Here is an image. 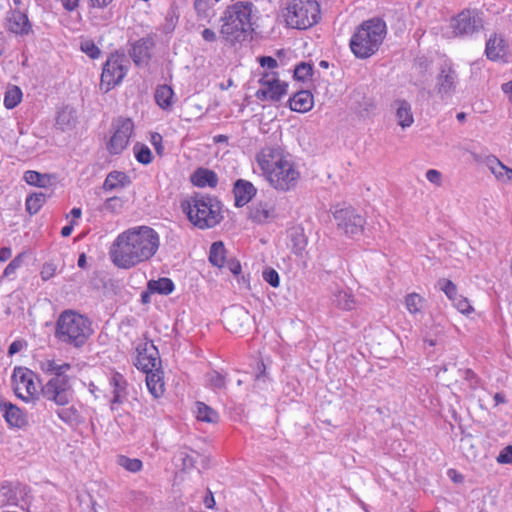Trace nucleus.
Instances as JSON below:
<instances>
[{"label": "nucleus", "instance_id": "nucleus-1", "mask_svg": "<svg viewBox=\"0 0 512 512\" xmlns=\"http://www.w3.org/2000/svg\"><path fill=\"white\" fill-rule=\"evenodd\" d=\"M159 246V234L153 228L143 225L120 233L114 240L109 254L115 266L130 269L150 260Z\"/></svg>", "mask_w": 512, "mask_h": 512}, {"label": "nucleus", "instance_id": "nucleus-2", "mask_svg": "<svg viewBox=\"0 0 512 512\" xmlns=\"http://www.w3.org/2000/svg\"><path fill=\"white\" fill-rule=\"evenodd\" d=\"M256 160L262 175L275 190L288 192L296 188L300 180V171L279 146L262 148Z\"/></svg>", "mask_w": 512, "mask_h": 512}, {"label": "nucleus", "instance_id": "nucleus-3", "mask_svg": "<svg viewBox=\"0 0 512 512\" xmlns=\"http://www.w3.org/2000/svg\"><path fill=\"white\" fill-rule=\"evenodd\" d=\"M181 208L188 220L199 229H209L223 220L220 200L210 194L194 193L182 201Z\"/></svg>", "mask_w": 512, "mask_h": 512}, {"label": "nucleus", "instance_id": "nucleus-4", "mask_svg": "<svg viewBox=\"0 0 512 512\" xmlns=\"http://www.w3.org/2000/svg\"><path fill=\"white\" fill-rule=\"evenodd\" d=\"M253 4L239 1L228 6L220 18V34L230 44L242 42L253 32Z\"/></svg>", "mask_w": 512, "mask_h": 512}, {"label": "nucleus", "instance_id": "nucleus-5", "mask_svg": "<svg viewBox=\"0 0 512 512\" xmlns=\"http://www.w3.org/2000/svg\"><path fill=\"white\" fill-rule=\"evenodd\" d=\"M386 35V23L380 18L364 21L350 39V48L357 58L365 59L374 55Z\"/></svg>", "mask_w": 512, "mask_h": 512}, {"label": "nucleus", "instance_id": "nucleus-6", "mask_svg": "<svg viewBox=\"0 0 512 512\" xmlns=\"http://www.w3.org/2000/svg\"><path fill=\"white\" fill-rule=\"evenodd\" d=\"M91 321L72 310L62 312L56 323V337L64 343L81 347L92 335Z\"/></svg>", "mask_w": 512, "mask_h": 512}, {"label": "nucleus", "instance_id": "nucleus-7", "mask_svg": "<svg viewBox=\"0 0 512 512\" xmlns=\"http://www.w3.org/2000/svg\"><path fill=\"white\" fill-rule=\"evenodd\" d=\"M283 16L289 27L305 30L318 23L320 5L317 0H290Z\"/></svg>", "mask_w": 512, "mask_h": 512}, {"label": "nucleus", "instance_id": "nucleus-8", "mask_svg": "<svg viewBox=\"0 0 512 512\" xmlns=\"http://www.w3.org/2000/svg\"><path fill=\"white\" fill-rule=\"evenodd\" d=\"M130 66L129 59L123 53L111 54L104 63L100 87L105 92L120 84Z\"/></svg>", "mask_w": 512, "mask_h": 512}, {"label": "nucleus", "instance_id": "nucleus-9", "mask_svg": "<svg viewBox=\"0 0 512 512\" xmlns=\"http://www.w3.org/2000/svg\"><path fill=\"white\" fill-rule=\"evenodd\" d=\"M12 383L16 396L25 402H34L39 398L38 375L29 368L15 367L12 374Z\"/></svg>", "mask_w": 512, "mask_h": 512}, {"label": "nucleus", "instance_id": "nucleus-10", "mask_svg": "<svg viewBox=\"0 0 512 512\" xmlns=\"http://www.w3.org/2000/svg\"><path fill=\"white\" fill-rule=\"evenodd\" d=\"M40 393L46 400L65 406L72 400L74 391L70 378L66 374H58L41 387Z\"/></svg>", "mask_w": 512, "mask_h": 512}, {"label": "nucleus", "instance_id": "nucleus-11", "mask_svg": "<svg viewBox=\"0 0 512 512\" xmlns=\"http://www.w3.org/2000/svg\"><path fill=\"white\" fill-rule=\"evenodd\" d=\"M261 88L255 96L261 101L278 102L287 94L288 84L279 79L277 72H265L259 79Z\"/></svg>", "mask_w": 512, "mask_h": 512}, {"label": "nucleus", "instance_id": "nucleus-12", "mask_svg": "<svg viewBox=\"0 0 512 512\" xmlns=\"http://www.w3.org/2000/svg\"><path fill=\"white\" fill-rule=\"evenodd\" d=\"M113 133L106 144L111 155H118L128 146L134 130V123L130 118H118L112 124Z\"/></svg>", "mask_w": 512, "mask_h": 512}, {"label": "nucleus", "instance_id": "nucleus-13", "mask_svg": "<svg viewBox=\"0 0 512 512\" xmlns=\"http://www.w3.org/2000/svg\"><path fill=\"white\" fill-rule=\"evenodd\" d=\"M453 34L459 37H470L483 29V21L475 10H463L451 19Z\"/></svg>", "mask_w": 512, "mask_h": 512}, {"label": "nucleus", "instance_id": "nucleus-14", "mask_svg": "<svg viewBox=\"0 0 512 512\" xmlns=\"http://www.w3.org/2000/svg\"><path fill=\"white\" fill-rule=\"evenodd\" d=\"M338 229L348 236H356L363 232L366 220L352 207L338 209L334 212Z\"/></svg>", "mask_w": 512, "mask_h": 512}, {"label": "nucleus", "instance_id": "nucleus-15", "mask_svg": "<svg viewBox=\"0 0 512 512\" xmlns=\"http://www.w3.org/2000/svg\"><path fill=\"white\" fill-rule=\"evenodd\" d=\"M458 85V74L450 61H444L436 77V92L441 99L451 97Z\"/></svg>", "mask_w": 512, "mask_h": 512}, {"label": "nucleus", "instance_id": "nucleus-16", "mask_svg": "<svg viewBox=\"0 0 512 512\" xmlns=\"http://www.w3.org/2000/svg\"><path fill=\"white\" fill-rule=\"evenodd\" d=\"M135 366L143 372H151L161 368L159 351L152 342L138 345Z\"/></svg>", "mask_w": 512, "mask_h": 512}, {"label": "nucleus", "instance_id": "nucleus-17", "mask_svg": "<svg viewBox=\"0 0 512 512\" xmlns=\"http://www.w3.org/2000/svg\"><path fill=\"white\" fill-rule=\"evenodd\" d=\"M248 218L259 225L267 224L277 218L275 205L267 201H259L249 208Z\"/></svg>", "mask_w": 512, "mask_h": 512}, {"label": "nucleus", "instance_id": "nucleus-18", "mask_svg": "<svg viewBox=\"0 0 512 512\" xmlns=\"http://www.w3.org/2000/svg\"><path fill=\"white\" fill-rule=\"evenodd\" d=\"M6 28L9 32L25 36L32 32V25L28 16L20 10H11L6 18Z\"/></svg>", "mask_w": 512, "mask_h": 512}, {"label": "nucleus", "instance_id": "nucleus-19", "mask_svg": "<svg viewBox=\"0 0 512 512\" xmlns=\"http://www.w3.org/2000/svg\"><path fill=\"white\" fill-rule=\"evenodd\" d=\"M109 386L112 389V398L110 400L111 409L115 405L123 404L128 396V382L126 378L119 372L114 371L109 377Z\"/></svg>", "mask_w": 512, "mask_h": 512}, {"label": "nucleus", "instance_id": "nucleus-20", "mask_svg": "<svg viewBox=\"0 0 512 512\" xmlns=\"http://www.w3.org/2000/svg\"><path fill=\"white\" fill-rule=\"evenodd\" d=\"M224 320L229 330L241 332L249 324V312L241 306H233L224 314Z\"/></svg>", "mask_w": 512, "mask_h": 512}, {"label": "nucleus", "instance_id": "nucleus-21", "mask_svg": "<svg viewBox=\"0 0 512 512\" xmlns=\"http://www.w3.org/2000/svg\"><path fill=\"white\" fill-rule=\"evenodd\" d=\"M257 189L248 180L238 179L233 185L235 206L243 207L248 204L256 195Z\"/></svg>", "mask_w": 512, "mask_h": 512}, {"label": "nucleus", "instance_id": "nucleus-22", "mask_svg": "<svg viewBox=\"0 0 512 512\" xmlns=\"http://www.w3.org/2000/svg\"><path fill=\"white\" fill-rule=\"evenodd\" d=\"M0 411L6 422L12 427L21 428L27 424L26 415L12 403H0Z\"/></svg>", "mask_w": 512, "mask_h": 512}, {"label": "nucleus", "instance_id": "nucleus-23", "mask_svg": "<svg viewBox=\"0 0 512 512\" xmlns=\"http://www.w3.org/2000/svg\"><path fill=\"white\" fill-rule=\"evenodd\" d=\"M506 49L507 46L505 40L494 34L486 43L485 53L487 58L492 61L503 60L506 56Z\"/></svg>", "mask_w": 512, "mask_h": 512}, {"label": "nucleus", "instance_id": "nucleus-24", "mask_svg": "<svg viewBox=\"0 0 512 512\" xmlns=\"http://www.w3.org/2000/svg\"><path fill=\"white\" fill-rule=\"evenodd\" d=\"M313 104V95L307 90L295 93L289 100L290 109L299 113H306L310 111Z\"/></svg>", "mask_w": 512, "mask_h": 512}, {"label": "nucleus", "instance_id": "nucleus-25", "mask_svg": "<svg viewBox=\"0 0 512 512\" xmlns=\"http://www.w3.org/2000/svg\"><path fill=\"white\" fill-rule=\"evenodd\" d=\"M191 182L194 186L197 187H210L215 188L218 184V176L217 174L207 168H198L192 175H191Z\"/></svg>", "mask_w": 512, "mask_h": 512}, {"label": "nucleus", "instance_id": "nucleus-26", "mask_svg": "<svg viewBox=\"0 0 512 512\" xmlns=\"http://www.w3.org/2000/svg\"><path fill=\"white\" fill-rule=\"evenodd\" d=\"M146 373V385L154 398H159L164 393V381H163V371L161 368H158L154 371H147Z\"/></svg>", "mask_w": 512, "mask_h": 512}, {"label": "nucleus", "instance_id": "nucleus-27", "mask_svg": "<svg viewBox=\"0 0 512 512\" xmlns=\"http://www.w3.org/2000/svg\"><path fill=\"white\" fill-rule=\"evenodd\" d=\"M130 184L131 180L126 173L121 171H112L106 176L102 188L104 191L110 192L120 188H125Z\"/></svg>", "mask_w": 512, "mask_h": 512}, {"label": "nucleus", "instance_id": "nucleus-28", "mask_svg": "<svg viewBox=\"0 0 512 512\" xmlns=\"http://www.w3.org/2000/svg\"><path fill=\"white\" fill-rule=\"evenodd\" d=\"M77 123V114L75 109L66 106L62 108L56 117V126L62 131L72 130Z\"/></svg>", "mask_w": 512, "mask_h": 512}, {"label": "nucleus", "instance_id": "nucleus-29", "mask_svg": "<svg viewBox=\"0 0 512 512\" xmlns=\"http://www.w3.org/2000/svg\"><path fill=\"white\" fill-rule=\"evenodd\" d=\"M332 303L342 310H352L356 306L355 299L353 295L344 289L336 288L332 291L331 295Z\"/></svg>", "mask_w": 512, "mask_h": 512}, {"label": "nucleus", "instance_id": "nucleus-30", "mask_svg": "<svg viewBox=\"0 0 512 512\" xmlns=\"http://www.w3.org/2000/svg\"><path fill=\"white\" fill-rule=\"evenodd\" d=\"M20 492L19 485L5 482L0 487V503L1 505L16 506L19 501L18 494Z\"/></svg>", "mask_w": 512, "mask_h": 512}, {"label": "nucleus", "instance_id": "nucleus-31", "mask_svg": "<svg viewBox=\"0 0 512 512\" xmlns=\"http://www.w3.org/2000/svg\"><path fill=\"white\" fill-rule=\"evenodd\" d=\"M395 106L398 124L402 128L410 127L414 122L411 105L406 100H397Z\"/></svg>", "mask_w": 512, "mask_h": 512}, {"label": "nucleus", "instance_id": "nucleus-32", "mask_svg": "<svg viewBox=\"0 0 512 512\" xmlns=\"http://www.w3.org/2000/svg\"><path fill=\"white\" fill-rule=\"evenodd\" d=\"M130 56L136 65L146 63L150 59L149 41L144 39L137 41L130 51Z\"/></svg>", "mask_w": 512, "mask_h": 512}, {"label": "nucleus", "instance_id": "nucleus-33", "mask_svg": "<svg viewBox=\"0 0 512 512\" xmlns=\"http://www.w3.org/2000/svg\"><path fill=\"white\" fill-rule=\"evenodd\" d=\"M195 413L196 418L199 421L206 423H217L219 421V414L217 411L206 405L204 402H196Z\"/></svg>", "mask_w": 512, "mask_h": 512}, {"label": "nucleus", "instance_id": "nucleus-34", "mask_svg": "<svg viewBox=\"0 0 512 512\" xmlns=\"http://www.w3.org/2000/svg\"><path fill=\"white\" fill-rule=\"evenodd\" d=\"M147 288L152 293L169 295L174 290V283L170 278L163 277L158 280L148 281Z\"/></svg>", "mask_w": 512, "mask_h": 512}, {"label": "nucleus", "instance_id": "nucleus-35", "mask_svg": "<svg viewBox=\"0 0 512 512\" xmlns=\"http://www.w3.org/2000/svg\"><path fill=\"white\" fill-rule=\"evenodd\" d=\"M174 91L168 85H161L155 91V101L158 106L162 109L171 108L173 101Z\"/></svg>", "mask_w": 512, "mask_h": 512}, {"label": "nucleus", "instance_id": "nucleus-36", "mask_svg": "<svg viewBox=\"0 0 512 512\" xmlns=\"http://www.w3.org/2000/svg\"><path fill=\"white\" fill-rule=\"evenodd\" d=\"M225 246L223 242H214L210 247L209 261L213 266L224 267L226 262Z\"/></svg>", "mask_w": 512, "mask_h": 512}, {"label": "nucleus", "instance_id": "nucleus-37", "mask_svg": "<svg viewBox=\"0 0 512 512\" xmlns=\"http://www.w3.org/2000/svg\"><path fill=\"white\" fill-rule=\"evenodd\" d=\"M405 306L408 312L412 315L422 313L425 306V299L418 293H410L405 297Z\"/></svg>", "mask_w": 512, "mask_h": 512}, {"label": "nucleus", "instance_id": "nucleus-38", "mask_svg": "<svg viewBox=\"0 0 512 512\" xmlns=\"http://www.w3.org/2000/svg\"><path fill=\"white\" fill-rule=\"evenodd\" d=\"M486 165L492 174L502 182H505V176L507 174V166H505L497 157L488 156L486 159Z\"/></svg>", "mask_w": 512, "mask_h": 512}, {"label": "nucleus", "instance_id": "nucleus-39", "mask_svg": "<svg viewBox=\"0 0 512 512\" xmlns=\"http://www.w3.org/2000/svg\"><path fill=\"white\" fill-rule=\"evenodd\" d=\"M24 179L29 185L46 188L51 183V177L47 174H41L37 171L29 170L24 174Z\"/></svg>", "mask_w": 512, "mask_h": 512}, {"label": "nucleus", "instance_id": "nucleus-40", "mask_svg": "<svg viewBox=\"0 0 512 512\" xmlns=\"http://www.w3.org/2000/svg\"><path fill=\"white\" fill-rule=\"evenodd\" d=\"M194 9L196 11L197 17L200 20H205L210 23L211 19L214 17V11L212 10L211 0H195L194 1Z\"/></svg>", "mask_w": 512, "mask_h": 512}, {"label": "nucleus", "instance_id": "nucleus-41", "mask_svg": "<svg viewBox=\"0 0 512 512\" xmlns=\"http://www.w3.org/2000/svg\"><path fill=\"white\" fill-rule=\"evenodd\" d=\"M40 368L46 374L57 376L58 374L65 375L66 371L70 370L71 365L69 363L57 364L53 360H45L40 363Z\"/></svg>", "mask_w": 512, "mask_h": 512}, {"label": "nucleus", "instance_id": "nucleus-42", "mask_svg": "<svg viewBox=\"0 0 512 512\" xmlns=\"http://www.w3.org/2000/svg\"><path fill=\"white\" fill-rule=\"evenodd\" d=\"M46 202V196L43 193H34L26 199V210L29 214H36Z\"/></svg>", "mask_w": 512, "mask_h": 512}, {"label": "nucleus", "instance_id": "nucleus-43", "mask_svg": "<svg viewBox=\"0 0 512 512\" xmlns=\"http://www.w3.org/2000/svg\"><path fill=\"white\" fill-rule=\"evenodd\" d=\"M133 151L135 158L139 163L148 165L152 162V152L147 145L136 143L133 147Z\"/></svg>", "mask_w": 512, "mask_h": 512}, {"label": "nucleus", "instance_id": "nucleus-44", "mask_svg": "<svg viewBox=\"0 0 512 512\" xmlns=\"http://www.w3.org/2000/svg\"><path fill=\"white\" fill-rule=\"evenodd\" d=\"M117 463L119 466L123 467L125 470H127L131 473H137L143 467V463L140 459L129 458L124 455L118 456Z\"/></svg>", "mask_w": 512, "mask_h": 512}, {"label": "nucleus", "instance_id": "nucleus-45", "mask_svg": "<svg viewBox=\"0 0 512 512\" xmlns=\"http://www.w3.org/2000/svg\"><path fill=\"white\" fill-rule=\"evenodd\" d=\"M22 99V91L18 86L10 88L4 97V105L7 109L15 108Z\"/></svg>", "mask_w": 512, "mask_h": 512}, {"label": "nucleus", "instance_id": "nucleus-46", "mask_svg": "<svg viewBox=\"0 0 512 512\" xmlns=\"http://www.w3.org/2000/svg\"><path fill=\"white\" fill-rule=\"evenodd\" d=\"M312 73V65L306 62H301L294 69V78L299 81H305L312 76Z\"/></svg>", "mask_w": 512, "mask_h": 512}, {"label": "nucleus", "instance_id": "nucleus-47", "mask_svg": "<svg viewBox=\"0 0 512 512\" xmlns=\"http://www.w3.org/2000/svg\"><path fill=\"white\" fill-rule=\"evenodd\" d=\"M80 49L83 53L92 59H97L101 54L98 46L94 43V41L89 39L81 41Z\"/></svg>", "mask_w": 512, "mask_h": 512}, {"label": "nucleus", "instance_id": "nucleus-48", "mask_svg": "<svg viewBox=\"0 0 512 512\" xmlns=\"http://www.w3.org/2000/svg\"><path fill=\"white\" fill-rule=\"evenodd\" d=\"M57 416L68 424H73L78 421L79 414L74 407L63 408L57 411Z\"/></svg>", "mask_w": 512, "mask_h": 512}, {"label": "nucleus", "instance_id": "nucleus-49", "mask_svg": "<svg viewBox=\"0 0 512 512\" xmlns=\"http://www.w3.org/2000/svg\"><path fill=\"white\" fill-rule=\"evenodd\" d=\"M438 286L450 300H456L457 287L451 280L442 278L438 281Z\"/></svg>", "mask_w": 512, "mask_h": 512}, {"label": "nucleus", "instance_id": "nucleus-50", "mask_svg": "<svg viewBox=\"0 0 512 512\" xmlns=\"http://www.w3.org/2000/svg\"><path fill=\"white\" fill-rule=\"evenodd\" d=\"M207 380L213 389H223L226 386L225 377L218 371H212L209 373L207 375Z\"/></svg>", "mask_w": 512, "mask_h": 512}, {"label": "nucleus", "instance_id": "nucleus-51", "mask_svg": "<svg viewBox=\"0 0 512 512\" xmlns=\"http://www.w3.org/2000/svg\"><path fill=\"white\" fill-rule=\"evenodd\" d=\"M263 279L274 288L280 284L279 274L272 268L263 271Z\"/></svg>", "mask_w": 512, "mask_h": 512}, {"label": "nucleus", "instance_id": "nucleus-52", "mask_svg": "<svg viewBox=\"0 0 512 512\" xmlns=\"http://www.w3.org/2000/svg\"><path fill=\"white\" fill-rule=\"evenodd\" d=\"M123 202L119 197H110L104 203V209L116 213L122 208Z\"/></svg>", "mask_w": 512, "mask_h": 512}, {"label": "nucleus", "instance_id": "nucleus-53", "mask_svg": "<svg viewBox=\"0 0 512 512\" xmlns=\"http://www.w3.org/2000/svg\"><path fill=\"white\" fill-rule=\"evenodd\" d=\"M23 264V254L16 256L4 269V276L13 275L16 270Z\"/></svg>", "mask_w": 512, "mask_h": 512}, {"label": "nucleus", "instance_id": "nucleus-54", "mask_svg": "<svg viewBox=\"0 0 512 512\" xmlns=\"http://www.w3.org/2000/svg\"><path fill=\"white\" fill-rule=\"evenodd\" d=\"M270 380L268 373L266 371V365L263 361H259L257 363V372L255 374V381L260 383H267Z\"/></svg>", "mask_w": 512, "mask_h": 512}, {"label": "nucleus", "instance_id": "nucleus-55", "mask_svg": "<svg viewBox=\"0 0 512 512\" xmlns=\"http://www.w3.org/2000/svg\"><path fill=\"white\" fill-rule=\"evenodd\" d=\"M150 141H151V144L153 145L156 153L159 156H162L164 154V146L162 144V141H163L162 136L157 132L152 133Z\"/></svg>", "mask_w": 512, "mask_h": 512}, {"label": "nucleus", "instance_id": "nucleus-56", "mask_svg": "<svg viewBox=\"0 0 512 512\" xmlns=\"http://www.w3.org/2000/svg\"><path fill=\"white\" fill-rule=\"evenodd\" d=\"M497 461L503 464L512 463V446L505 447L497 457Z\"/></svg>", "mask_w": 512, "mask_h": 512}, {"label": "nucleus", "instance_id": "nucleus-57", "mask_svg": "<svg viewBox=\"0 0 512 512\" xmlns=\"http://www.w3.org/2000/svg\"><path fill=\"white\" fill-rule=\"evenodd\" d=\"M426 179L429 182L435 184L436 186H440L441 180H442V174L436 169H429L426 172Z\"/></svg>", "mask_w": 512, "mask_h": 512}, {"label": "nucleus", "instance_id": "nucleus-58", "mask_svg": "<svg viewBox=\"0 0 512 512\" xmlns=\"http://www.w3.org/2000/svg\"><path fill=\"white\" fill-rule=\"evenodd\" d=\"M259 63L261 67L268 69H275L278 67V62L275 58L271 56H262L259 58Z\"/></svg>", "mask_w": 512, "mask_h": 512}, {"label": "nucleus", "instance_id": "nucleus-59", "mask_svg": "<svg viewBox=\"0 0 512 512\" xmlns=\"http://www.w3.org/2000/svg\"><path fill=\"white\" fill-rule=\"evenodd\" d=\"M180 459L182 461V465H183L184 469H190V468L194 467L195 460L191 455H189L185 452H181Z\"/></svg>", "mask_w": 512, "mask_h": 512}, {"label": "nucleus", "instance_id": "nucleus-60", "mask_svg": "<svg viewBox=\"0 0 512 512\" xmlns=\"http://www.w3.org/2000/svg\"><path fill=\"white\" fill-rule=\"evenodd\" d=\"M456 307L462 313H469L473 310L467 299H459L456 303Z\"/></svg>", "mask_w": 512, "mask_h": 512}, {"label": "nucleus", "instance_id": "nucleus-61", "mask_svg": "<svg viewBox=\"0 0 512 512\" xmlns=\"http://www.w3.org/2000/svg\"><path fill=\"white\" fill-rule=\"evenodd\" d=\"M59 1L61 2L63 7L67 11L71 12V11H75L78 8L80 0H59Z\"/></svg>", "mask_w": 512, "mask_h": 512}, {"label": "nucleus", "instance_id": "nucleus-62", "mask_svg": "<svg viewBox=\"0 0 512 512\" xmlns=\"http://www.w3.org/2000/svg\"><path fill=\"white\" fill-rule=\"evenodd\" d=\"M113 0H88L89 7L91 8H105L107 7Z\"/></svg>", "mask_w": 512, "mask_h": 512}, {"label": "nucleus", "instance_id": "nucleus-63", "mask_svg": "<svg viewBox=\"0 0 512 512\" xmlns=\"http://www.w3.org/2000/svg\"><path fill=\"white\" fill-rule=\"evenodd\" d=\"M202 37L207 42H215L217 40L216 33L212 29H209V28H205L202 31Z\"/></svg>", "mask_w": 512, "mask_h": 512}, {"label": "nucleus", "instance_id": "nucleus-64", "mask_svg": "<svg viewBox=\"0 0 512 512\" xmlns=\"http://www.w3.org/2000/svg\"><path fill=\"white\" fill-rule=\"evenodd\" d=\"M228 269L234 274L238 275L241 272V265L236 260L227 261Z\"/></svg>", "mask_w": 512, "mask_h": 512}]
</instances>
